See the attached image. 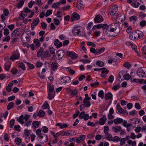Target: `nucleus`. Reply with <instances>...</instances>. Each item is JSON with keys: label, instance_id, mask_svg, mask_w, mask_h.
I'll return each instance as SVG.
<instances>
[{"label": "nucleus", "instance_id": "obj_3", "mask_svg": "<svg viewBox=\"0 0 146 146\" xmlns=\"http://www.w3.org/2000/svg\"><path fill=\"white\" fill-rule=\"evenodd\" d=\"M108 25L106 24H100L94 25L92 28V30L94 31L96 29H100L102 28L104 31V35L105 33V31L107 29Z\"/></svg>", "mask_w": 146, "mask_h": 146}, {"label": "nucleus", "instance_id": "obj_30", "mask_svg": "<svg viewBox=\"0 0 146 146\" xmlns=\"http://www.w3.org/2000/svg\"><path fill=\"white\" fill-rule=\"evenodd\" d=\"M24 3V1L23 0H21L18 3L17 5V7L18 8L21 7Z\"/></svg>", "mask_w": 146, "mask_h": 146}, {"label": "nucleus", "instance_id": "obj_18", "mask_svg": "<svg viewBox=\"0 0 146 146\" xmlns=\"http://www.w3.org/2000/svg\"><path fill=\"white\" fill-rule=\"evenodd\" d=\"M121 129L122 128L121 126H113L112 128V130L115 133H117L118 132L120 131H121Z\"/></svg>", "mask_w": 146, "mask_h": 146}, {"label": "nucleus", "instance_id": "obj_52", "mask_svg": "<svg viewBox=\"0 0 146 146\" xmlns=\"http://www.w3.org/2000/svg\"><path fill=\"white\" fill-rule=\"evenodd\" d=\"M120 140L118 136H115L113 138H112V141L113 142L115 141H118Z\"/></svg>", "mask_w": 146, "mask_h": 146}, {"label": "nucleus", "instance_id": "obj_4", "mask_svg": "<svg viewBox=\"0 0 146 146\" xmlns=\"http://www.w3.org/2000/svg\"><path fill=\"white\" fill-rule=\"evenodd\" d=\"M71 82V78L69 76H65L61 78L58 81L59 84H66L68 83H70Z\"/></svg>", "mask_w": 146, "mask_h": 146}, {"label": "nucleus", "instance_id": "obj_14", "mask_svg": "<svg viewBox=\"0 0 146 146\" xmlns=\"http://www.w3.org/2000/svg\"><path fill=\"white\" fill-rule=\"evenodd\" d=\"M78 27H80L79 26L74 27L72 31L74 35H79L81 33L80 29L78 28Z\"/></svg>", "mask_w": 146, "mask_h": 146}, {"label": "nucleus", "instance_id": "obj_12", "mask_svg": "<svg viewBox=\"0 0 146 146\" xmlns=\"http://www.w3.org/2000/svg\"><path fill=\"white\" fill-rule=\"evenodd\" d=\"M116 107L118 111L120 114H125L127 113L126 111V110H123L119 104H117Z\"/></svg>", "mask_w": 146, "mask_h": 146}, {"label": "nucleus", "instance_id": "obj_1", "mask_svg": "<svg viewBox=\"0 0 146 146\" xmlns=\"http://www.w3.org/2000/svg\"><path fill=\"white\" fill-rule=\"evenodd\" d=\"M120 31L119 25L114 24L108 25L107 29L105 31V34L108 36H114L119 34Z\"/></svg>", "mask_w": 146, "mask_h": 146}, {"label": "nucleus", "instance_id": "obj_54", "mask_svg": "<svg viewBox=\"0 0 146 146\" xmlns=\"http://www.w3.org/2000/svg\"><path fill=\"white\" fill-rule=\"evenodd\" d=\"M139 24L141 27H144L146 25V21L144 20L142 21Z\"/></svg>", "mask_w": 146, "mask_h": 146}, {"label": "nucleus", "instance_id": "obj_11", "mask_svg": "<svg viewBox=\"0 0 146 146\" xmlns=\"http://www.w3.org/2000/svg\"><path fill=\"white\" fill-rule=\"evenodd\" d=\"M39 22L40 21L38 18L35 19L33 20L31 25L32 30H34V28L38 24Z\"/></svg>", "mask_w": 146, "mask_h": 146}, {"label": "nucleus", "instance_id": "obj_61", "mask_svg": "<svg viewBox=\"0 0 146 146\" xmlns=\"http://www.w3.org/2000/svg\"><path fill=\"white\" fill-rule=\"evenodd\" d=\"M83 104H83L84 107L86 108L89 107L91 105V103L90 102H87L85 103H83Z\"/></svg>", "mask_w": 146, "mask_h": 146}, {"label": "nucleus", "instance_id": "obj_46", "mask_svg": "<svg viewBox=\"0 0 146 146\" xmlns=\"http://www.w3.org/2000/svg\"><path fill=\"white\" fill-rule=\"evenodd\" d=\"M123 66L127 69H129L131 67V65L128 62H126L124 64Z\"/></svg>", "mask_w": 146, "mask_h": 146}, {"label": "nucleus", "instance_id": "obj_17", "mask_svg": "<svg viewBox=\"0 0 146 146\" xmlns=\"http://www.w3.org/2000/svg\"><path fill=\"white\" fill-rule=\"evenodd\" d=\"M118 7L117 5H115L113 8L112 9L110 12V14L111 15H114L117 11Z\"/></svg>", "mask_w": 146, "mask_h": 146}, {"label": "nucleus", "instance_id": "obj_20", "mask_svg": "<svg viewBox=\"0 0 146 146\" xmlns=\"http://www.w3.org/2000/svg\"><path fill=\"white\" fill-rule=\"evenodd\" d=\"M86 136L84 135H82L80 136L79 137H77V143H79L81 141H82L85 139Z\"/></svg>", "mask_w": 146, "mask_h": 146}, {"label": "nucleus", "instance_id": "obj_51", "mask_svg": "<svg viewBox=\"0 0 146 146\" xmlns=\"http://www.w3.org/2000/svg\"><path fill=\"white\" fill-rule=\"evenodd\" d=\"M15 141L16 144L19 145L21 142V140L19 138L17 137L15 139Z\"/></svg>", "mask_w": 146, "mask_h": 146}, {"label": "nucleus", "instance_id": "obj_34", "mask_svg": "<svg viewBox=\"0 0 146 146\" xmlns=\"http://www.w3.org/2000/svg\"><path fill=\"white\" fill-rule=\"evenodd\" d=\"M50 54L48 50H46L44 51H43V56L44 57L46 58L50 56Z\"/></svg>", "mask_w": 146, "mask_h": 146}, {"label": "nucleus", "instance_id": "obj_57", "mask_svg": "<svg viewBox=\"0 0 146 146\" xmlns=\"http://www.w3.org/2000/svg\"><path fill=\"white\" fill-rule=\"evenodd\" d=\"M24 134L27 137H28L30 134V132L28 129H25L24 131Z\"/></svg>", "mask_w": 146, "mask_h": 146}, {"label": "nucleus", "instance_id": "obj_41", "mask_svg": "<svg viewBox=\"0 0 146 146\" xmlns=\"http://www.w3.org/2000/svg\"><path fill=\"white\" fill-rule=\"evenodd\" d=\"M125 79L128 80L131 78V76L128 74H127L124 75L123 76Z\"/></svg>", "mask_w": 146, "mask_h": 146}, {"label": "nucleus", "instance_id": "obj_44", "mask_svg": "<svg viewBox=\"0 0 146 146\" xmlns=\"http://www.w3.org/2000/svg\"><path fill=\"white\" fill-rule=\"evenodd\" d=\"M15 122L14 119H11L9 122L10 127L11 128L13 127Z\"/></svg>", "mask_w": 146, "mask_h": 146}, {"label": "nucleus", "instance_id": "obj_42", "mask_svg": "<svg viewBox=\"0 0 146 146\" xmlns=\"http://www.w3.org/2000/svg\"><path fill=\"white\" fill-rule=\"evenodd\" d=\"M45 112L42 110H40L39 111L38 114L37 116L42 117L44 116Z\"/></svg>", "mask_w": 146, "mask_h": 146}, {"label": "nucleus", "instance_id": "obj_15", "mask_svg": "<svg viewBox=\"0 0 146 146\" xmlns=\"http://www.w3.org/2000/svg\"><path fill=\"white\" fill-rule=\"evenodd\" d=\"M80 16L77 13L74 12L72 14V17H71V20L72 21H74V19L78 20L80 19Z\"/></svg>", "mask_w": 146, "mask_h": 146}, {"label": "nucleus", "instance_id": "obj_29", "mask_svg": "<svg viewBox=\"0 0 146 146\" xmlns=\"http://www.w3.org/2000/svg\"><path fill=\"white\" fill-rule=\"evenodd\" d=\"M130 45L131 46L132 48L134 50L135 52L137 54L139 53L138 51L136 50L137 48V46L135 44H133L130 43Z\"/></svg>", "mask_w": 146, "mask_h": 146}, {"label": "nucleus", "instance_id": "obj_28", "mask_svg": "<svg viewBox=\"0 0 146 146\" xmlns=\"http://www.w3.org/2000/svg\"><path fill=\"white\" fill-rule=\"evenodd\" d=\"M32 125L35 127L37 128L39 126L40 123L38 121H35L33 122Z\"/></svg>", "mask_w": 146, "mask_h": 146}, {"label": "nucleus", "instance_id": "obj_27", "mask_svg": "<svg viewBox=\"0 0 146 146\" xmlns=\"http://www.w3.org/2000/svg\"><path fill=\"white\" fill-rule=\"evenodd\" d=\"M105 137L108 140L111 141L113 137L112 135L110 133H107L106 134Z\"/></svg>", "mask_w": 146, "mask_h": 146}, {"label": "nucleus", "instance_id": "obj_21", "mask_svg": "<svg viewBox=\"0 0 146 146\" xmlns=\"http://www.w3.org/2000/svg\"><path fill=\"white\" fill-rule=\"evenodd\" d=\"M123 122V119L120 118H117L116 119H113V123L116 125L120 124Z\"/></svg>", "mask_w": 146, "mask_h": 146}, {"label": "nucleus", "instance_id": "obj_43", "mask_svg": "<svg viewBox=\"0 0 146 146\" xmlns=\"http://www.w3.org/2000/svg\"><path fill=\"white\" fill-rule=\"evenodd\" d=\"M27 16L26 14H24L22 12L19 17V20L22 19L24 18L25 17Z\"/></svg>", "mask_w": 146, "mask_h": 146}, {"label": "nucleus", "instance_id": "obj_33", "mask_svg": "<svg viewBox=\"0 0 146 146\" xmlns=\"http://www.w3.org/2000/svg\"><path fill=\"white\" fill-rule=\"evenodd\" d=\"M55 16L59 18L60 21H61L62 20V14L60 12L57 11L56 13H55Z\"/></svg>", "mask_w": 146, "mask_h": 146}, {"label": "nucleus", "instance_id": "obj_63", "mask_svg": "<svg viewBox=\"0 0 146 146\" xmlns=\"http://www.w3.org/2000/svg\"><path fill=\"white\" fill-rule=\"evenodd\" d=\"M85 114V113L84 111H82L81 112L79 115V117L81 119H82L84 118V116Z\"/></svg>", "mask_w": 146, "mask_h": 146}, {"label": "nucleus", "instance_id": "obj_7", "mask_svg": "<svg viewBox=\"0 0 146 146\" xmlns=\"http://www.w3.org/2000/svg\"><path fill=\"white\" fill-rule=\"evenodd\" d=\"M61 134L62 136H71L72 135H75L76 133L74 131L69 130L65 131H62Z\"/></svg>", "mask_w": 146, "mask_h": 146}, {"label": "nucleus", "instance_id": "obj_5", "mask_svg": "<svg viewBox=\"0 0 146 146\" xmlns=\"http://www.w3.org/2000/svg\"><path fill=\"white\" fill-rule=\"evenodd\" d=\"M143 34L142 32L139 30H136L133 33V36L136 40L143 37Z\"/></svg>", "mask_w": 146, "mask_h": 146}, {"label": "nucleus", "instance_id": "obj_60", "mask_svg": "<svg viewBox=\"0 0 146 146\" xmlns=\"http://www.w3.org/2000/svg\"><path fill=\"white\" fill-rule=\"evenodd\" d=\"M4 139L7 141H9V138L8 137V135L7 133H5V134L4 136Z\"/></svg>", "mask_w": 146, "mask_h": 146}, {"label": "nucleus", "instance_id": "obj_55", "mask_svg": "<svg viewBox=\"0 0 146 146\" xmlns=\"http://www.w3.org/2000/svg\"><path fill=\"white\" fill-rule=\"evenodd\" d=\"M80 61L82 62L84 64L88 63L90 62L91 61L89 60H80Z\"/></svg>", "mask_w": 146, "mask_h": 146}, {"label": "nucleus", "instance_id": "obj_58", "mask_svg": "<svg viewBox=\"0 0 146 146\" xmlns=\"http://www.w3.org/2000/svg\"><path fill=\"white\" fill-rule=\"evenodd\" d=\"M9 32L8 29L5 28L4 29V35H7L9 34Z\"/></svg>", "mask_w": 146, "mask_h": 146}, {"label": "nucleus", "instance_id": "obj_31", "mask_svg": "<svg viewBox=\"0 0 146 146\" xmlns=\"http://www.w3.org/2000/svg\"><path fill=\"white\" fill-rule=\"evenodd\" d=\"M14 104L13 102H11L9 103L7 106V109L8 110H10L13 106Z\"/></svg>", "mask_w": 146, "mask_h": 146}, {"label": "nucleus", "instance_id": "obj_64", "mask_svg": "<svg viewBox=\"0 0 146 146\" xmlns=\"http://www.w3.org/2000/svg\"><path fill=\"white\" fill-rule=\"evenodd\" d=\"M142 52L145 54L146 55V46H143L142 49Z\"/></svg>", "mask_w": 146, "mask_h": 146}, {"label": "nucleus", "instance_id": "obj_59", "mask_svg": "<svg viewBox=\"0 0 146 146\" xmlns=\"http://www.w3.org/2000/svg\"><path fill=\"white\" fill-rule=\"evenodd\" d=\"M27 65L29 69H33L35 68V66L33 64L29 63H27Z\"/></svg>", "mask_w": 146, "mask_h": 146}, {"label": "nucleus", "instance_id": "obj_32", "mask_svg": "<svg viewBox=\"0 0 146 146\" xmlns=\"http://www.w3.org/2000/svg\"><path fill=\"white\" fill-rule=\"evenodd\" d=\"M105 49V48L104 47L100 49H97L96 54H99L102 53L104 51Z\"/></svg>", "mask_w": 146, "mask_h": 146}, {"label": "nucleus", "instance_id": "obj_53", "mask_svg": "<svg viewBox=\"0 0 146 146\" xmlns=\"http://www.w3.org/2000/svg\"><path fill=\"white\" fill-rule=\"evenodd\" d=\"M11 72L13 74H15L17 73V69L13 68L11 70Z\"/></svg>", "mask_w": 146, "mask_h": 146}, {"label": "nucleus", "instance_id": "obj_37", "mask_svg": "<svg viewBox=\"0 0 146 146\" xmlns=\"http://www.w3.org/2000/svg\"><path fill=\"white\" fill-rule=\"evenodd\" d=\"M127 143L129 145H132L131 146H136V142L135 141H133L132 140H128Z\"/></svg>", "mask_w": 146, "mask_h": 146}, {"label": "nucleus", "instance_id": "obj_48", "mask_svg": "<svg viewBox=\"0 0 146 146\" xmlns=\"http://www.w3.org/2000/svg\"><path fill=\"white\" fill-rule=\"evenodd\" d=\"M10 39V37L9 36H6L3 40V41L4 42L5 41L9 42Z\"/></svg>", "mask_w": 146, "mask_h": 146}, {"label": "nucleus", "instance_id": "obj_13", "mask_svg": "<svg viewBox=\"0 0 146 146\" xmlns=\"http://www.w3.org/2000/svg\"><path fill=\"white\" fill-rule=\"evenodd\" d=\"M103 20L102 16L100 15H97L94 19V22L96 23L101 22Z\"/></svg>", "mask_w": 146, "mask_h": 146}, {"label": "nucleus", "instance_id": "obj_39", "mask_svg": "<svg viewBox=\"0 0 146 146\" xmlns=\"http://www.w3.org/2000/svg\"><path fill=\"white\" fill-rule=\"evenodd\" d=\"M34 42L37 46H39L40 45L39 40L38 39H35L34 40Z\"/></svg>", "mask_w": 146, "mask_h": 146}, {"label": "nucleus", "instance_id": "obj_6", "mask_svg": "<svg viewBox=\"0 0 146 146\" xmlns=\"http://www.w3.org/2000/svg\"><path fill=\"white\" fill-rule=\"evenodd\" d=\"M137 74L139 77H146V73L141 68H139L137 71Z\"/></svg>", "mask_w": 146, "mask_h": 146}, {"label": "nucleus", "instance_id": "obj_35", "mask_svg": "<svg viewBox=\"0 0 146 146\" xmlns=\"http://www.w3.org/2000/svg\"><path fill=\"white\" fill-rule=\"evenodd\" d=\"M42 108L44 109H45L49 108V105L46 101L42 105Z\"/></svg>", "mask_w": 146, "mask_h": 146}, {"label": "nucleus", "instance_id": "obj_16", "mask_svg": "<svg viewBox=\"0 0 146 146\" xmlns=\"http://www.w3.org/2000/svg\"><path fill=\"white\" fill-rule=\"evenodd\" d=\"M125 18V15L124 14H121L117 15V20L119 22L123 21Z\"/></svg>", "mask_w": 146, "mask_h": 146}, {"label": "nucleus", "instance_id": "obj_47", "mask_svg": "<svg viewBox=\"0 0 146 146\" xmlns=\"http://www.w3.org/2000/svg\"><path fill=\"white\" fill-rule=\"evenodd\" d=\"M49 51L50 53L51 54H53L54 55L55 49L52 47H49Z\"/></svg>", "mask_w": 146, "mask_h": 146}, {"label": "nucleus", "instance_id": "obj_9", "mask_svg": "<svg viewBox=\"0 0 146 146\" xmlns=\"http://www.w3.org/2000/svg\"><path fill=\"white\" fill-rule=\"evenodd\" d=\"M20 58V54L17 51V52H14L13 55L10 57V59L12 61L19 59Z\"/></svg>", "mask_w": 146, "mask_h": 146}, {"label": "nucleus", "instance_id": "obj_25", "mask_svg": "<svg viewBox=\"0 0 146 146\" xmlns=\"http://www.w3.org/2000/svg\"><path fill=\"white\" fill-rule=\"evenodd\" d=\"M23 119H24V116L23 115H21V116L17 119V121L18 122H19L21 124H23L24 123L23 121Z\"/></svg>", "mask_w": 146, "mask_h": 146}, {"label": "nucleus", "instance_id": "obj_40", "mask_svg": "<svg viewBox=\"0 0 146 146\" xmlns=\"http://www.w3.org/2000/svg\"><path fill=\"white\" fill-rule=\"evenodd\" d=\"M18 66L19 67L21 68L23 70H24L25 69V65L23 63H19L18 64Z\"/></svg>", "mask_w": 146, "mask_h": 146}, {"label": "nucleus", "instance_id": "obj_45", "mask_svg": "<svg viewBox=\"0 0 146 146\" xmlns=\"http://www.w3.org/2000/svg\"><path fill=\"white\" fill-rule=\"evenodd\" d=\"M52 13V11L51 10H48L46 11L45 16L46 17H48Z\"/></svg>", "mask_w": 146, "mask_h": 146}, {"label": "nucleus", "instance_id": "obj_2", "mask_svg": "<svg viewBox=\"0 0 146 146\" xmlns=\"http://www.w3.org/2000/svg\"><path fill=\"white\" fill-rule=\"evenodd\" d=\"M48 98L50 100H52L55 96L54 86L53 85H50L48 86Z\"/></svg>", "mask_w": 146, "mask_h": 146}, {"label": "nucleus", "instance_id": "obj_56", "mask_svg": "<svg viewBox=\"0 0 146 146\" xmlns=\"http://www.w3.org/2000/svg\"><path fill=\"white\" fill-rule=\"evenodd\" d=\"M131 82H134L136 83H142L141 82H140V81L138 79H134L133 80H132V78H131Z\"/></svg>", "mask_w": 146, "mask_h": 146}, {"label": "nucleus", "instance_id": "obj_50", "mask_svg": "<svg viewBox=\"0 0 146 146\" xmlns=\"http://www.w3.org/2000/svg\"><path fill=\"white\" fill-rule=\"evenodd\" d=\"M18 32V30L17 29H15L14 31H13L11 34V36L13 37L15 35H16L17 32Z\"/></svg>", "mask_w": 146, "mask_h": 146}, {"label": "nucleus", "instance_id": "obj_8", "mask_svg": "<svg viewBox=\"0 0 146 146\" xmlns=\"http://www.w3.org/2000/svg\"><path fill=\"white\" fill-rule=\"evenodd\" d=\"M66 54L67 56L70 57L72 60L76 59L77 58V54L73 51H67Z\"/></svg>", "mask_w": 146, "mask_h": 146}, {"label": "nucleus", "instance_id": "obj_19", "mask_svg": "<svg viewBox=\"0 0 146 146\" xmlns=\"http://www.w3.org/2000/svg\"><path fill=\"white\" fill-rule=\"evenodd\" d=\"M107 119L106 116L104 115L102 118L100 119L99 121V124L101 125H104Z\"/></svg>", "mask_w": 146, "mask_h": 146}, {"label": "nucleus", "instance_id": "obj_62", "mask_svg": "<svg viewBox=\"0 0 146 146\" xmlns=\"http://www.w3.org/2000/svg\"><path fill=\"white\" fill-rule=\"evenodd\" d=\"M34 1H31L28 4V6L29 8H31L32 5L35 3Z\"/></svg>", "mask_w": 146, "mask_h": 146}, {"label": "nucleus", "instance_id": "obj_38", "mask_svg": "<svg viewBox=\"0 0 146 146\" xmlns=\"http://www.w3.org/2000/svg\"><path fill=\"white\" fill-rule=\"evenodd\" d=\"M98 96L102 99H103L104 98V93L102 90H100L98 93Z\"/></svg>", "mask_w": 146, "mask_h": 146}, {"label": "nucleus", "instance_id": "obj_26", "mask_svg": "<svg viewBox=\"0 0 146 146\" xmlns=\"http://www.w3.org/2000/svg\"><path fill=\"white\" fill-rule=\"evenodd\" d=\"M139 4V3L137 1H135L134 0L131 3V5L133 7L135 8H137Z\"/></svg>", "mask_w": 146, "mask_h": 146}, {"label": "nucleus", "instance_id": "obj_22", "mask_svg": "<svg viewBox=\"0 0 146 146\" xmlns=\"http://www.w3.org/2000/svg\"><path fill=\"white\" fill-rule=\"evenodd\" d=\"M44 49L42 47H40V49L38 50L37 56L38 57H39L42 56H43V53Z\"/></svg>", "mask_w": 146, "mask_h": 146}, {"label": "nucleus", "instance_id": "obj_24", "mask_svg": "<svg viewBox=\"0 0 146 146\" xmlns=\"http://www.w3.org/2000/svg\"><path fill=\"white\" fill-rule=\"evenodd\" d=\"M112 98V94L110 92H108L105 95V98L106 100L109 99H111Z\"/></svg>", "mask_w": 146, "mask_h": 146}, {"label": "nucleus", "instance_id": "obj_23", "mask_svg": "<svg viewBox=\"0 0 146 146\" xmlns=\"http://www.w3.org/2000/svg\"><path fill=\"white\" fill-rule=\"evenodd\" d=\"M11 63L10 62H7L5 64V70L7 71H9L11 67Z\"/></svg>", "mask_w": 146, "mask_h": 146}, {"label": "nucleus", "instance_id": "obj_10", "mask_svg": "<svg viewBox=\"0 0 146 146\" xmlns=\"http://www.w3.org/2000/svg\"><path fill=\"white\" fill-rule=\"evenodd\" d=\"M64 52L62 50L58 51L55 55V58L56 59L60 60L63 57L64 54Z\"/></svg>", "mask_w": 146, "mask_h": 146}, {"label": "nucleus", "instance_id": "obj_49", "mask_svg": "<svg viewBox=\"0 0 146 146\" xmlns=\"http://www.w3.org/2000/svg\"><path fill=\"white\" fill-rule=\"evenodd\" d=\"M114 79V78L112 75H110L109 79L108 82L110 83H112Z\"/></svg>", "mask_w": 146, "mask_h": 146}, {"label": "nucleus", "instance_id": "obj_36", "mask_svg": "<svg viewBox=\"0 0 146 146\" xmlns=\"http://www.w3.org/2000/svg\"><path fill=\"white\" fill-rule=\"evenodd\" d=\"M96 64L100 67H102L104 66V63L101 61H97Z\"/></svg>", "mask_w": 146, "mask_h": 146}]
</instances>
